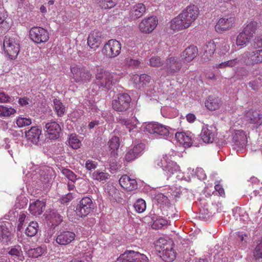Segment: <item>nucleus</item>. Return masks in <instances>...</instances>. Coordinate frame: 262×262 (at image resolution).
Listing matches in <instances>:
<instances>
[{"mask_svg":"<svg viewBox=\"0 0 262 262\" xmlns=\"http://www.w3.org/2000/svg\"><path fill=\"white\" fill-rule=\"evenodd\" d=\"M7 15L0 12V34L6 33L11 28V24L6 19Z\"/></svg>","mask_w":262,"mask_h":262,"instance_id":"obj_38","label":"nucleus"},{"mask_svg":"<svg viewBox=\"0 0 262 262\" xmlns=\"http://www.w3.org/2000/svg\"><path fill=\"white\" fill-rule=\"evenodd\" d=\"M216 48V44L213 40L207 42L203 48V55L209 60L214 54Z\"/></svg>","mask_w":262,"mask_h":262,"instance_id":"obj_34","label":"nucleus"},{"mask_svg":"<svg viewBox=\"0 0 262 262\" xmlns=\"http://www.w3.org/2000/svg\"><path fill=\"white\" fill-rule=\"evenodd\" d=\"M62 173L69 180L74 182L77 180L76 174L71 170L69 169L64 168L62 170Z\"/></svg>","mask_w":262,"mask_h":262,"instance_id":"obj_55","label":"nucleus"},{"mask_svg":"<svg viewBox=\"0 0 262 262\" xmlns=\"http://www.w3.org/2000/svg\"><path fill=\"white\" fill-rule=\"evenodd\" d=\"M145 130L150 134L157 135L163 136L168 135L169 127L158 122H151L145 126Z\"/></svg>","mask_w":262,"mask_h":262,"instance_id":"obj_16","label":"nucleus"},{"mask_svg":"<svg viewBox=\"0 0 262 262\" xmlns=\"http://www.w3.org/2000/svg\"><path fill=\"white\" fill-rule=\"evenodd\" d=\"M118 121L122 126H125L129 132L137 128L138 123V120L134 116L129 118H120Z\"/></svg>","mask_w":262,"mask_h":262,"instance_id":"obj_27","label":"nucleus"},{"mask_svg":"<svg viewBox=\"0 0 262 262\" xmlns=\"http://www.w3.org/2000/svg\"><path fill=\"white\" fill-rule=\"evenodd\" d=\"M131 101L130 96L127 93L119 94L113 100L112 107L117 112H125L130 107Z\"/></svg>","mask_w":262,"mask_h":262,"instance_id":"obj_9","label":"nucleus"},{"mask_svg":"<svg viewBox=\"0 0 262 262\" xmlns=\"http://www.w3.org/2000/svg\"><path fill=\"white\" fill-rule=\"evenodd\" d=\"M182 64L178 56H169L163 66L164 69L169 74L174 75L180 71Z\"/></svg>","mask_w":262,"mask_h":262,"instance_id":"obj_13","label":"nucleus"},{"mask_svg":"<svg viewBox=\"0 0 262 262\" xmlns=\"http://www.w3.org/2000/svg\"><path fill=\"white\" fill-rule=\"evenodd\" d=\"M175 137L179 143L185 147H189L192 145L191 136L188 133L184 132L177 133Z\"/></svg>","mask_w":262,"mask_h":262,"instance_id":"obj_32","label":"nucleus"},{"mask_svg":"<svg viewBox=\"0 0 262 262\" xmlns=\"http://www.w3.org/2000/svg\"><path fill=\"white\" fill-rule=\"evenodd\" d=\"M125 62L127 65L130 67H138L140 64V61L139 60L133 59L130 57L126 58Z\"/></svg>","mask_w":262,"mask_h":262,"instance_id":"obj_61","label":"nucleus"},{"mask_svg":"<svg viewBox=\"0 0 262 262\" xmlns=\"http://www.w3.org/2000/svg\"><path fill=\"white\" fill-rule=\"evenodd\" d=\"M247 64L255 65L262 63V49L255 50L247 54Z\"/></svg>","mask_w":262,"mask_h":262,"instance_id":"obj_26","label":"nucleus"},{"mask_svg":"<svg viewBox=\"0 0 262 262\" xmlns=\"http://www.w3.org/2000/svg\"><path fill=\"white\" fill-rule=\"evenodd\" d=\"M236 19L234 14H228L220 18L215 26L216 31L222 33L235 26Z\"/></svg>","mask_w":262,"mask_h":262,"instance_id":"obj_7","label":"nucleus"},{"mask_svg":"<svg viewBox=\"0 0 262 262\" xmlns=\"http://www.w3.org/2000/svg\"><path fill=\"white\" fill-rule=\"evenodd\" d=\"M214 189L216 191L218 192L220 196H225V191L224 188H223L222 185L220 184V181H216L215 183Z\"/></svg>","mask_w":262,"mask_h":262,"instance_id":"obj_64","label":"nucleus"},{"mask_svg":"<svg viewBox=\"0 0 262 262\" xmlns=\"http://www.w3.org/2000/svg\"><path fill=\"white\" fill-rule=\"evenodd\" d=\"M118 0H98V5L102 9H111L115 7Z\"/></svg>","mask_w":262,"mask_h":262,"instance_id":"obj_40","label":"nucleus"},{"mask_svg":"<svg viewBox=\"0 0 262 262\" xmlns=\"http://www.w3.org/2000/svg\"><path fill=\"white\" fill-rule=\"evenodd\" d=\"M16 113V110L12 107L0 105V117H9Z\"/></svg>","mask_w":262,"mask_h":262,"instance_id":"obj_46","label":"nucleus"},{"mask_svg":"<svg viewBox=\"0 0 262 262\" xmlns=\"http://www.w3.org/2000/svg\"><path fill=\"white\" fill-rule=\"evenodd\" d=\"M251 39L252 38L242 31L236 37V45L239 49H243L249 43Z\"/></svg>","mask_w":262,"mask_h":262,"instance_id":"obj_33","label":"nucleus"},{"mask_svg":"<svg viewBox=\"0 0 262 262\" xmlns=\"http://www.w3.org/2000/svg\"><path fill=\"white\" fill-rule=\"evenodd\" d=\"M257 28L258 23L256 21L251 20L247 24L243 30V31L252 38Z\"/></svg>","mask_w":262,"mask_h":262,"instance_id":"obj_35","label":"nucleus"},{"mask_svg":"<svg viewBox=\"0 0 262 262\" xmlns=\"http://www.w3.org/2000/svg\"><path fill=\"white\" fill-rule=\"evenodd\" d=\"M11 233L7 227L6 223L0 225V242L8 244L11 239Z\"/></svg>","mask_w":262,"mask_h":262,"instance_id":"obj_30","label":"nucleus"},{"mask_svg":"<svg viewBox=\"0 0 262 262\" xmlns=\"http://www.w3.org/2000/svg\"><path fill=\"white\" fill-rule=\"evenodd\" d=\"M29 36L31 40L36 43L46 42L49 39L48 31L40 27H33L29 31Z\"/></svg>","mask_w":262,"mask_h":262,"instance_id":"obj_12","label":"nucleus"},{"mask_svg":"<svg viewBox=\"0 0 262 262\" xmlns=\"http://www.w3.org/2000/svg\"><path fill=\"white\" fill-rule=\"evenodd\" d=\"M249 86L253 91H258L262 86V78H258L250 81L248 83Z\"/></svg>","mask_w":262,"mask_h":262,"instance_id":"obj_48","label":"nucleus"},{"mask_svg":"<svg viewBox=\"0 0 262 262\" xmlns=\"http://www.w3.org/2000/svg\"><path fill=\"white\" fill-rule=\"evenodd\" d=\"M47 136L50 139H56L59 137L61 131L60 125L55 121H51L46 123L45 125Z\"/></svg>","mask_w":262,"mask_h":262,"instance_id":"obj_22","label":"nucleus"},{"mask_svg":"<svg viewBox=\"0 0 262 262\" xmlns=\"http://www.w3.org/2000/svg\"><path fill=\"white\" fill-rule=\"evenodd\" d=\"M217 135V129L214 125H205L201 133V139L204 142L207 143H212Z\"/></svg>","mask_w":262,"mask_h":262,"instance_id":"obj_18","label":"nucleus"},{"mask_svg":"<svg viewBox=\"0 0 262 262\" xmlns=\"http://www.w3.org/2000/svg\"><path fill=\"white\" fill-rule=\"evenodd\" d=\"M41 133V130L38 127L34 126L26 132V136L27 139L32 143H37L39 141Z\"/></svg>","mask_w":262,"mask_h":262,"instance_id":"obj_31","label":"nucleus"},{"mask_svg":"<svg viewBox=\"0 0 262 262\" xmlns=\"http://www.w3.org/2000/svg\"><path fill=\"white\" fill-rule=\"evenodd\" d=\"M26 219L28 220V218L27 217V212L24 211L21 212L18 216V230H20L22 228L24 223Z\"/></svg>","mask_w":262,"mask_h":262,"instance_id":"obj_59","label":"nucleus"},{"mask_svg":"<svg viewBox=\"0 0 262 262\" xmlns=\"http://www.w3.org/2000/svg\"><path fill=\"white\" fill-rule=\"evenodd\" d=\"M38 230V224L36 222H31L25 230V233L28 236H35Z\"/></svg>","mask_w":262,"mask_h":262,"instance_id":"obj_39","label":"nucleus"},{"mask_svg":"<svg viewBox=\"0 0 262 262\" xmlns=\"http://www.w3.org/2000/svg\"><path fill=\"white\" fill-rule=\"evenodd\" d=\"M145 145L143 143H140L134 146L131 149L134 154L138 158L140 157L142 154L145 149Z\"/></svg>","mask_w":262,"mask_h":262,"instance_id":"obj_52","label":"nucleus"},{"mask_svg":"<svg viewBox=\"0 0 262 262\" xmlns=\"http://www.w3.org/2000/svg\"><path fill=\"white\" fill-rule=\"evenodd\" d=\"M124 262H148V257L144 254L132 250H126L122 254Z\"/></svg>","mask_w":262,"mask_h":262,"instance_id":"obj_17","label":"nucleus"},{"mask_svg":"<svg viewBox=\"0 0 262 262\" xmlns=\"http://www.w3.org/2000/svg\"><path fill=\"white\" fill-rule=\"evenodd\" d=\"M149 64L151 66L156 67H160L163 65L164 66V63H163V61L161 60L160 57L155 56L152 57L149 59Z\"/></svg>","mask_w":262,"mask_h":262,"instance_id":"obj_56","label":"nucleus"},{"mask_svg":"<svg viewBox=\"0 0 262 262\" xmlns=\"http://www.w3.org/2000/svg\"><path fill=\"white\" fill-rule=\"evenodd\" d=\"M45 206V202L37 200L30 204V212L34 215H39L43 212Z\"/></svg>","mask_w":262,"mask_h":262,"instance_id":"obj_29","label":"nucleus"},{"mask_svg":"<svg viewBox=\"0 0 262 262\" xmlns=\"http://www.w3.org/2000/svg\"><path fill=\"white\" fill-rule=\"evenodd\" d=\"M158 20L155 16H151L143 18L138 25L140 31L144 34H150L157 27Z\"/></svg>","mask_w":262,"mask_h":262,"instance_id":"obj_15","label":"nucleus"},{"mask_svg":"<svg viewBox=\"0 0 262 262\" xmlns=\"http://www.w3.org/2000/svg\"><path fill=\"white\" fill-rule=\"evenodd\" d=\"M223 104L222 99L214 95H209L205 101V106L210 111L219 110Z\"/></svg>","mask_w":262,"mask_h":262,"instance_id":"obj_23","label":"nucleus"},{"mask_svg":"<svg viewBox=\"0 0 262 262\" xmlns=\"http://www.w3.org/2000/svg\"><path fill=\"white\" fill-rule=\"evenodd\" d=\"M244 119L256 128L262 127V113L259 111L250 108L244 113Z\"/></svg>","mask_w":262,"mask_h":262,"instance_id":"obj_11","label":"nucleus"},{"mask_svg":"<svg viewBox=\"0 0 262 262\" xmlns=\"http://www.w3.org/2000/svg\"><path fill=\"white\" fill-rule=\"evenodd\" d=\"M120 146L119 138L116 136L113 137L109 141V146L112 150H117Z\"/></svg>","mask_w":262,"mask_h":262,"instance_id":"obj_50","label":"nucleus"},{"mask_svg":"<svg viewBox=\"0 0 262 262\" xmlns=\"http://www.w3.org/2000/svg\"><path fill=\"white\" fill-rule=\"evenodd\" d=\"M71 77L76 83L84 84L90 82L92 75L89 70L84 67L74 64L70 67Z\"/></svg>","mask_w":262,"mask_h":262,"instance_id":"obj_5","label":"nucleus"},{"mask_svg":"<svg viewBox=\"0 0 262 262\" xmlns=\"http://www.w3.org/2000/svg\"><path fill=\"white\" fill-rule=\"evenodd\" d=\"M135 81L137 80L136 82L137 83L138 82L142 83L143 85L145 84L146 83H149L150 80V77L146 74H141L140 76L139 75H135L134 77Z\"/></svg>","mask_w":262,"mask_h":262,"instance_id":"obj_51","label":"nucleus"},{"mask_svg":"<svg viewBox=\"0 0 262 262\" xmlns=\"http://www.w3.org/2000/svg\"><path fill=\"white\" fill-rule=\"evenodd\" d=\"M232 145L237 151L245 149L247 145V137L246 133L243 130H235L232 136Z\"/></svg>","mask_w":262,"mask_h":262,"instance_id":"obj_14","label":"nucleus"},{"mask_svg":"<svg viewBox=\"0 0 262 262\" xmlns=\"http://www.w3.org/2000/svg\"><path fill=\"white\" fill-rule=\"evenodd\" d=\"M239 60L238 58L230 59L220 63H216L214 66V68L217 69H223L226 68H232L239 64Z\"/></svg>","mask_w":262,"mask_h":262,"instance_id":"obj_36","label":"nucleus"},{"mask_svg":"<svg viewBox=\"0 0 262 262\" xmlns=\"http://www.w3.org/2000/svg\"><path fill=\"white\" fill-rule=\"evenodd\" d=\"M167 221L161 217L157 218L152 225V228L154 229H161L164 226L167 225Z\"/></svg>","mask_w":262,"mask_h":262,"instance_id":"obj_49","label":"nucleus"},{"mask_svg":"<svg viewBox=\"0 0 262 262\" xmlns=\"http://www.w3.org/2000/svg\"><path fill=\"white\" fill-rule=\"evenodd\" d=\"M47 220L51 223L52 226H56L62 221V216L57 212L52 211L47 216Z\"/></svg>","mask_w":262,"mask_h":262,"instance_id":"obj_37","label":"nucleus"},{"mask_svg":"<svg viewBox=\"0 0 262 262\" xmlns=\"http://www.w3.org/2000/svg\"><path fill=\"white\" fill-rule=\"evenodd\" d=\"M198 54V48L194 45H191L186 48L182 52V59L184 62H189L197 56Z\"/></svg>","mask_w":262,"mask_h":262,"instance_id":"obj_24","label":"nucleus"},{"mask_svg":"<svg viewBox=\"0 0 262 262\" xmlns=\"http://www.w3.org/2000/svg\"><path fill=\"white\" fill-rule=\"evenodd\" d=\"M54 110L58 117L62 116L65 112L66 107L63 103L58 99H54L53 100Z\"/></svg>","mask_w":262,"mask_h":262,"instance_id":"obj_41","label":"nucleus"},{"mask_svg":"<svg viewBox=\"0 0 262 262\" xmlns=\"http://www.w3.org/2000/svg\"><path fill=\"white\" fill-rule=\"evenodd\" d=\"M69 143L73 149H78L81 146V142L75 134H71L69 138Z\"/></svg>","mask_w":262,"mask_h":262,"instance_id":"obj_45","label":"nucleus"},{"mask_svg":"<svg viewBox=\"0 0 262 262\" xmlns=\"http://www.w3.org/2000/svg\"><path fill=\"white\" fill-rule=\"evenodd\" d=\"M20 41L18 36H5L3 41V48L5 53L9 59L15 60L20 51Z\"/></svg>","mask_w":262,"mask_h":262,"instance_id":"obj_3","label":"nucleus"},{"mask_svg":"<svg viewBox=\"0 0 262 262\" xmlns=\"http://www.w3.org/2000/svg\"><path fill=\"white\" fill-rule=\"evenodd\" d=\"M145 145L143 143H140L134 146L131 149L134 154L138 158L140 157L142 154L145 149Z\"/></svg>","mask_w":262,"mask_h":262,"instance_id":"obj_53","label":"nucleus"},{"mask_svg":"<svg viewBox=\"0 0 262 262\" xmlns=\"http://www.w3.org/2000/svg\"><path fill=\"white\" fill-rule=\"evenodd\" d=\"M157 247L159 248L158 251L160 254V257L164 261L171 262L175 259L176 252L173 250L171 242L161 238L157 242Z\"/></svg>","mask_w":262,"mask_h":262,"instance_id":"obj_4","label":"nucleus"},{"mask_svg":"<svg viewBox=\"0 0 262 262\" xmlns=\"http://www.w3.org/2000/svg\"><path fill=\"white\" fill-rule=\"evenodd\" d=\"M254 256L256 259L262 258V239L259 241L255 248Z\"/></svg>","mask_w":262,"mask_h":262,"instance_id":"obj_57","label":"nucleus"},{"mask_svg":"<svg viewBox=\"0 0 262 262\" xmlns=\"http://www.w3.org/2000/svg\"><path fill=\"white\" fill-rule=\"evenodd\" d=\"M75 238V234L73 232L63 231L56 237V242L61 245H67L71 243Z\"/></svg>","mask_w":262,"mask_h":262,"instance_id":"obj_25","label":"nucleus"},{"mask_svg":"<svg viewBox=\"0 0 262 262\" xmlns=\"http://www.w3.org/2000/svg\"><path fill=\"white\" fill-rule=\"evenodd\" d=\"M94 208V205L92 199L85 196L78 202L76 208V213L79 217H85L92 212Z\"/></svg>","mask_w":262,"mask_h":262,"instance_id":"obj_10","label":"nucleus"},{"mask_svg":"<svg viewBox=\"0 0 262 262\" xmlns=\"http://www.w3.org/2000/svg\"><path fill=\"white\" fill-rule=\"evenodd\" d=\"M110 174L107 172L96 170L92 174V178L98 181H106L108 179Z\"/></svg>","mask_w":262,"mask_h":262,"instance_id":"obj_43","label":"nucleus"},{"mask_svg":"<svg viewBox=\"0 0 262 262\" xmlns=\"http://www.w3.org/2000/svg\"><path fill=\"white\" fill-rule=\"evenodd\" d=\"M120 78V74L116 72H111L101 69L95 75V83L99 88L110 90L114 84L118 82Z\"/></svg>","mask_w":262,"mask_h":262,"instance_id":"obj_2","label":"nucleus"},{"mask_svg":"<svg viewBox=\"0 0 262 262\" xmlns=\"http://www.w3.org/2000/svg\"><path fill=\"white\" fill-rule=\"evenodd\" d=\"M121 50V43L116 39H111L103 45L101 52L104 57L112 59L118 56Z\"/></svg>","mask_w":262,"mask_h":262,"instance_id":"obj_6","label":"nucleus"},{"mask_svg":"<svg viewBox=\"0 0 262 262\" xmlns=\"http://www.w3.org/2000/svg\"><path fill=\"white\" fill-rule=\"evenodd\" d=\"M43 253V250L40 247H38L34 249H31L29 251V255L33 257H38L41 255Z\"/></svg>","mask_w":262,"mask_h":262,"instance_id":"obj_58","label":"nucleus"},{"mask_svg":"<svg viewBox=\"0 0 262 262\" xmlns=\"http://www.w3.org/2000/svg\"><path fill=\"white\" fill-rule=\"evenodd\" d=\"M102 38V34L101 31L94 30L88 36V45L91 49L96 50L101 44Z\"/></svg>","mask_w":262,"mask_h":262,"instance_id":"obj_19","label":"nucleus"},{"mask_svg":"<svg viewBox=\"0 0 262 262\" xmlns=\"http://www.w3.org/2000/svg\"><path fill=\"white\" fill-rule=\"evenodd\" d=\"M219 43L220 52L222 54H225L230 49L229 45L227 42L224 40H222Z\"/></svg>","mask_w":262,"mask_h":262,"instance_id":"obj_60","label":"nucleus"},{"mask_svg":"<svg viewBox=\"0 0 262 262\" xmlns=\"http://www.w3.org/2000/svg\"><path fill=\"white\" fill-rule=\"evenodd\" d=\"M135 210L138 213L143 212L146 208L145 201L142 199H138L134 205Z\"/></svg>","mask_w":262,"mask_h":262,"instance_id":"obj_44","label":"nucleus"},{"mask_svg":"<svg viewBox=\"0 0 262 262\" xmlns=\"http://www.w3.org/2000/svg\"><path fill=\"white\" fill-rule=\"evenodd\" d=\"M119 184L127 192L136 190L138 188V183L135 179L131 178L127 174L121 177L119 180Z\"/></svg>","mask_w":262,"mask_h":262,"instance_id":"obj_20","label":"nucleus"},{"mask_svg":"<svg viewBox=\"0 0 262 262\" xmlns=\"http://www.w3.org/2000/svg\"><path fill=\"white\" fill-rule=\"evenodd\" d=\"M194 24L189 21V19L182 16V14L180 13L170 21L169 28L174 32H178L188 29Z\"/></svg>","mask_w":262,"mask_h":262,"instance_id":"obj_8","label":"nucleus"},{"mask_svg":"<svg viewBox=\"0 0 262 262\" xmlns=\"http://www.w3.org/2000/svg\"><path fill=\"white\" fill-rule=\"evenodd\" d=\"M240 0H221V4L222 5L220 7L222 8L223 5L225 7L228 6V8L232 11H236L237 6L239 5Z\"/></svg>","mask_w":262,"mask_h":262,"instance_id":"obj_42","label":"nucleus"},{"mask_svg":"<svg viewBox=\"0 0 262 262\" xmlns=\"http://www.w3.org/2000/svg\"><path fill=\"white\" fill-rule=\"evenodd\" d=\"M11 101V97L5 92L0 91V102L7 103Z\"/></svg>","mask_w":262,"mask_h":262,"instance_id":"obj_63","label":"nucleus"},{"mask_svg":"<svg viewBox=\"0 0 262 262\" xmlns=\"http://www.w3.org/2000/svg\"><path fill=\"white\" fill-rule=\"evenodd\" d=\"M155 198L159 204H165L168 202L167 197L161 193H157Z\"/></svg>","mask_w":262,"mask_h":262,"instance_id":"obj_62","label":"nucleus"},{"mask_svg":"<svg viewBox=\"0 0 262 262\" xmlns=\"http://www.w3.org/2000/svg\"><path fill=\"white\" fill-rule=\"evenodd\" d=\"M9 254L12 256H16L20 260H23L24 259L23 256V252L19 246H14L9 251Z\"/></svg>","mask_w":262,"mask_h":262,"instance_id":"obj_47","label":"nucleus"},{"mask_svg":"<svg viewBox=\"0 0 262 262\" xmlns=\"http://www.w3.org/2000/svg\"><path fill=\"white\" fill-rule=\"evenodd\" d=\"M181 13L182 14V16L195 23L199 16L200 10L197 6L190 5L184 8Z\"/></svg>","mask_w":262,"mask_h":262,"instance_id":"obj_21","label":"nucleus"},{"mask_svg":"<svg viewBox=\"0 0 262 262\" xmlns=\"http://www.w3.org/2000/svg\"><path fill=\"white\" fill-rule=\"evenodd\" d=\"M146 7L143 3H137L133 5L130 10V16L134 19L141 17L145 13Z\"/></svg>","mask_w":262,"mask_h":262,"instance_id":"obj_28","label":"nucleus"},{"mask_svg":"<svg viewBox=\"0 0 262 262\" xmlns=\"http://www.w3.org/2000/svg\"><path fill=\"white\" fill-rule=\"evenodd\" d=\"M152 164L155 168H161L168 178L180 170V166L171 160L170 156L167 155H163L162 157H155Z\"/></svg>","mask_w":262,"mask_h":262,"instance_id":"obj_1","label":"nucleus"},{"mask_svg":"<svg viewBox=\"0 0 262 262\" xmlns=\"http://www.w3.org/2000/svg\"><path fill=\"white\" fill-rule=\"evenodd\" d=\"M32 123L31 120L30 118H26L24 117H18L16 121L17 125L19 127H23L26 126L30 125Z\"/></svg>","mask_w":262,"mask_h":262,"instance_id":"obj_54","label":"nucleus"}]
</instances>
